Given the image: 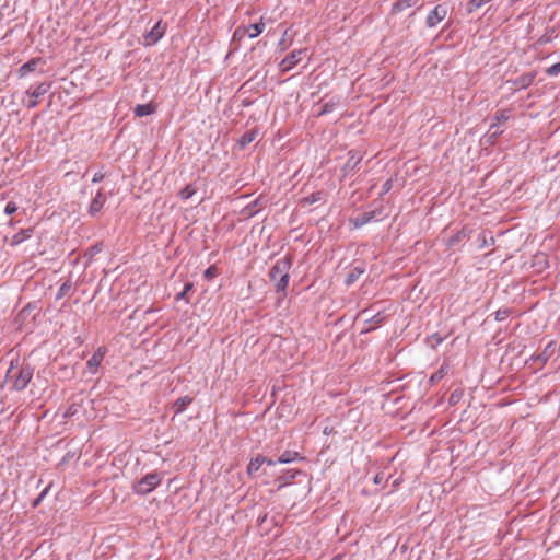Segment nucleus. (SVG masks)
<instances>
[{
  "instance_id": "nucleus-1",
  "label": "nucleus",
  "mask_w": 560,
  "mask_h": 560,
  "mask_svg": "<svg viewBox=\"0 0 560 560\" xmlns=\"http://www.w3.org/2000/svg\"><path fill=\"white\" fill-rule=\"evenodd\" d=\"M292 258L284 256L278 259L269 270V279L275 282L276 292L287 295V289L290 281V269L292 267Z\"/></svg>"
},
{
  "instance_id": "nucleus-2",
  "label": "nucleus",
  "mask_w": 560,
  "mask_h": 560,
  "mask_svg": "<svg viewBox=\"0 0 560 560\" xmlns=\"http://www.w3.org/2000/svg\"><path fill=\"white\" fill-rule=\"evenodd\" d=\"M14 369V362H11V365L7 372V377H10V373H12ZM34 369L30 364L22 365L14 374L11 375L12 378V389L15 392H21L27 387L33 378Z\"/></svg>"
},
{
  "instance_id": "nucleus-3",
  "label": "nucleus",
  "mask_w": 560,
  "mask_h": 560,
  "mask_svg": "<svg viewBox=\"0 0 560 560\" xmlns=\"http://www.w3.org/2000/svg\"><path fill=\"white\" fill-rule=\"evenodd\" d=\"M162 475L158 471L149 472L132 486L133 493L147 495L154 491L162 482Z\"/></svg>"
},
{
  "instance_id": "nucleus-4",
  "label": "nucleus",
  "mask_w": 560,
  "mask_h": 560,
  "mask_svg": "<svg viewBox=\"0 0 560 560\" xmlns=\"http://www.w3.org/2000/svg\"><path fill=\"white\" fill-rule=\"evenodd\" d=\"M511 118V109H500L494 113L492 116V122L489 127L490 139L498 138L503 133L502 130L499 129L502 122L508 121Z\"/></svg>"
},
{
  "instance_id": "nucleus-5",
  "label": "nucleus",
  "mask_w": 560,
  "mask_h": 560,
  "mask_svg": "<svg viewBox=\"0 0 560 560\" xmlns=\"http://www.w3.org/2000/svg\"><path fill=\"white\" fill-rule=\"evenodd\" d=\"M51 81H43L35 86L33 91L27 90L26 94L31 96V100L27 103V108H35L38 106V98L45 95L51 89Z\"/></svg>"
},
{
  "instance_id": "nucleus-6",
  "label": "nucleus",
  "mask_w": 560,
  "mask_h": 560,
  "mask_svg": "<svg viewBox=\"0 0 560 560\" xmlns=\"http://www.w3.org/2000/svg\"><path fill=\"white\" fill-rule=\"evenodd\" d=\"M447 7L445 4L435 5L428 14L425 20V25L429 28L435 27L440 22H442L447 15Z\"/></svg>"
},
{
  "instance_id": "nucleus-7",
  "label": "nucleus",
  "mask_w": 560,
  "mask_h": 560,
  "mask_svg": "<svg viewBox=\"0 0 560 560\" xmlns=\"http://www.w3.org/2000/svg\"><path fill=\"white\" fill-rule=\"evenodd\" d=\"M306 49H295L287 55L280 62L279 67L282 72L292 70L301 60V55L305 54Z\"/></svg>"
},
{
  "instance_id": "nucleus-8",
  "label": "nucleus",
  "mask_w": 560,
  "mask_h": 560,
  "mask_svg": "<svg viewBox=\"0 0 560 560\" xmlns=\"http://www.w3.org/2000/svg\"><path fill=\"white\" fill-rule=\"evenodd\" d=\"M165 28L162 27L161 21L156 22L154 26L144 33V46L155 45L164 35Z\"/></svg>"
},
{
  "instance_id": "nucleus-9",
  "label": "nucleus",
  "mask_w": 560,
  "mask_h": 560,
  "mask_svg": "<svg viewBox=\"0 0 560 560\" xmlns=\"http://www.w3.org/2000/svg\"><path fill=\"white\" fill-rule=\"evenodd\" d=\"M472 230L468 226H463L460 230H458L456 233L451 235L446 242L445 245L447 248H453L457 246L458 244L468 241L471 236Z\"/></svg>"
},
{
  "instance_id": "nucleus-10",
  "label": "nucleus",
  "mask_w": 560,
  "mask_h": 560,
  "mask_svg": "<svg viewBox=\"0 0 560 560\" xmlns=\"http://www.w3.org/2000/svg\"><path fill=\"white\" fill-rule=\"evenodd\" d=\"M363 156L362 154L357 150H350L348 152V159L342 166L341 171L345 175H348L349 173L353 172L358 165L361 163Z\"/></svg>"
},
{
  "instance_id": "nucleus-11",
  "label": "nucleus",
  "mask_w": 560,
  "mask_h": 560,
  "mask_svg": "<svg viewBox=\"0 0 560 560\" xmlns=\"http://www.w3.org/2000/svg\"><path fill=\"white\" fill-rule=\"evenodd\" d=\"M106 202V198L103 194V189H98L94 198L91 200L88 213L91 218H95L103 209Z\"/></svg>"
},
{
  "instance_id": "nucleus-12",
  "label": "nucleus",
  "mask_w": 560,
  "mask_h": 560,
  "mask_svg": "<svg viewBox=\"0 0 560 560\" xmlns=\"http://www.w3.org/2000/svg\"><path fill=\"white\" fill-rule=\"evenodd\" d=\"M45 65H46V61L42 57L32 58L19 68V70H18L19 77L24 78L27 74H30L31 72L36 71L38 66H45Z\"/></svg>"
},
{
  "instance_id": "nucleus-13",
  "label": "nucleus",
  "mask_w": 560,
  "mask_h": 560,
  "mask_svg": "<svg viewBox=\"0 0 560 560\" xmlns=\"http://www.w3.org/2000/svg\"><path fill=\"white\" fill-rule=\"evenodd\" d=\"M105 357V349L100 347L97 348L92 357L86 362L88 371L91 374H95L97 372L98 366L101 365L102 361Z\"/></svg>"
},
{
  "instance_id": "nucleus-14",
  "label": "nucleus",
  "mask_w": 560,
  "mask_h": 560,
  "mask_svg": "<svg viewBox=\"0 0 560 560\" xmlns=\"http://www.w3.org/2000/svg\"><path fill=\"white\" fill-rule=\"evenodd\" d=\"M536 78V72H527L524 73L513 80H510L509 82L516 89V90H523L528 88L533 84L534 80Z\"/></svg>"
},
{
  "instance_id": "nucleus-15",
  "label": "nucleus",
  "mask_w": 560,
  "mask_h": 560,
  "mask_svg": "<svg viewBox=\"0 0 560 560\" xmlns=\"http://www.w3.org/2000/svg\"><path fill=\"white\" fill-rule=\"evenodd\" d=\"M376 214H377L376 210H372V211H369V212L361 213V214H359V215H357L354 218H351L350 219V224L354 229H360L363 225H365V224L370 223L371 221H373L376 218Z\"/></svg>"
},
{
  "instance_id": "nucleus-16",
  "label": "nucleus",
  "mask_w": 560,
  "mask_h": 560,
  "mask_svg": "<svg viewBox=\"0 0 560 560\" xmlns=\"http://www.w3.org/2000/svg\"><path fill=\"white\" fill-rule=\"evenodd\" d=\"M386 318V314L384 312H377L374 315L365 318L364 323L369 325V327L362 329L361 334H368L378 327L384 319Z\"/></svg>"
},
{
  "instance_id": "nucleus-17",
  "label": "nucleus",
  "mask_w": 560,
  "mask_h": 560,
  "mask_svg": "<svg viewBox=\"0 0 560 560\" xmlns=\"http://www.w3.org/2000/svg\"><path fill=\"white\" fill-rule=\"evenodd\" d=\"M301 460H304V457L300 455L299 452L296 451H291V450H288V451H284L278 458H277V462L279 464H283V465H287V464H291V463H295V462H301Z\"/></svg>"
},
{
  "instance_id": "nucleus-18",
  "label": "nucleus",
  "mask_w": 560,
  "mask_h": 560,
  "mask_svg": "<svg viewBox=\"0 0 560 560\" xmlns=\"http://www.w3.org/2000/svg\"><path fill=\"white\" fill-rule=\"evenodd\" d=\"M555 346H556L555 342L550 341L540 353L533 354L530 357V360L538 361L541 364H546L548 362V360L550 359L552 352L555 351Z\"/></svg>"
},
{
  "instance_id": "nucleus-19",
  "label": "nucleus",
  "mask_w": 560,
  "mask_h": 560,
  "mask_svg": "<svg viewBox=\"0 0 560 560\" xmlns=\"http://www.w3.org/2000/svg\"><path fill=\"white\" fill-rule=\"evenodd\" d=\"M155 110L156 105L153 103L138 104L133 108V114L136 117H144L154 114Z\"/></svg>"
},
{
  "instance_id": "nucleus-20",
  "label": "nucleus",
  "mask_w": 560,
  "mask_h": 560,
  "mask_svg": "<svg viewBox=\"0 0 560 560\" xmlns=\"http://www.w3.org/2000/svg\"><path fill=\"white\" fill-rule=\"evenodd\" d=\"M192 402V397L186 395L177 398L173 404L174 415L178 416L185 411L188 405Z\"/></svg>"
},
{
  "instance_id": "nucleus-21",
  "label": "nucleus",
  "mask_w": 560,
  "mask_h": 560,
  "mask_svg": "<svg viewBox=\"0 0 560 560\" xmlns=\"http://www.w3.org/2000/svg\"><path fill=\"white\" fill-rule=\"evenodd\" d=\"M365 272L364 266H355L353 267L350 272L347 275L345 279V284L347 287H351L354 282L358 281V279Z\"/></svg>"
},
{
  "instance_id": "nucleus-22",
  "label": "nucleus",
  "mask_w": 560,
  "mask_h": 560,
  "mask_svg": "<svg viewBox=\"0 0 560 560\" xmlns=\"http://www.w3.org/2000/svg\"><path fill=\"white\" fill-rule=\"evenodd\" d=\"M477 243H478V248L483 249L486 247L493 245L495 243V240H494L493 235L491 234V232L482 231L477 236Z\"/></svg>"
},
{
  "instance_id": "nucleus-23",
  "label": "nucleus",
  "mask_w": 560,
  "mask_h": 560,
  "mask_svg": "<svg viewBox=\"0 0 560 560\" xmlns=\"http://www.w3.org/2000/svg\"><path fill=\"white\" fill-rule=\"evenodd\" d=\"M339 104H340V97H337V96L331 97L329 101L325 102L322 105L318 116H324V115L332 113Z\"/></svg>"
},
{
  "instance_id": "nucleus-24",
  "label": "nucleus",
  "mask_w": 560,
  "mask_h": 560,
  "mask_svg": "<svg viewBox=\"0 0 560 560\" xmlns=\"http://www.w3.org/2000/svg\"><path fill=\"white\" fill-rule=\"evenodd\" d=\"M32 235H33V229H31V228L20 230L18 233H15L12 236L11 244L13 246L20 245L24 241L28 240Z\"/></svg>"
},
{
  "instance_id": "nucleus-25",
  "label": "nucleus",
  "mask_w": 560,
  "mask_h": 560,
  "mask_svg": "<svg viewBox=\"0 0 560 560\" xmlns=\"http://www.w3.org/2000/svg\"><path fill=\"white\" fill-rule=\"evenodd\" d=\"M418 3V0H397L392 7V13L398 14Z\"/></svg>"
},
{
  "instance_id": "nucleus-26",
  "label": "nucleus",
  "mask_w": 560,
  "mask_h": 560,
  "mask_svg": "<svg viewBox=\"0 0 560 560\" xmlns=\"http://www.w3.org/2000/svg\"><path fill=\"white\" fill-rule=\"evenodd\" d=\"M265 464V456L264 455H257L256 457L252 458L250 462L247 465V474L253 475L256 471L260 469V467Z\"/></svg>"
},
{
  "instance_id": "nucleus-27",
  "label": "nucleus",
  "mask_w": 560,
  "mask_h": 560,
  "mask_svg": "<svg viewBox=\"0 0 560 560\" xmlns=\"http://www.w3.org/2000/svg\"><path fill=\"white\" fill-rule=\"evenodd\" d=\"M246 30H247V36L249 38H256L264 32L265 23L262 22V19H261L260 22H258V23L249 24Z\"/></svg>"
},
{
  "instance_id": "nucleus-28",
  "label": "nucleus",
  "mask_w": 560,
  "mask_h": 560,
  "mask_svg": "<svg viewBox=\"0 0 560 560\" xmlns=\"http://www.w3.org/2000/svg\"><path fill=\"white\" fill-rule=\"evenodd\" d=\"M490 1L491 0H469L466 3V11L468 14H471L475 11H477L479 8H481L482 5L489 3Z\"/></svg>"
},
{
  "instance_id": "nucleus-29",
  "label": "nucleus",
  "mask_w": 560,
  "mask_h": 560,
  "mask_svg": "<svg viewBox=\"0 0 560 560\" xmlns=\"http://www.w3.org/2000/svg\"><path fill=\"white\" fill-rule=\"evenodd\" d=\"M445 336H442L439 332H434L427 338V345L434 349L440 346L445 340Z\"/></svg>"
},
{
  "instance_id": "nucleus-30",
  "label": "nucleus",
  "mask_w": 560,
  "mask_h": 560,
  "mask_svg": "<svg viewBox=\"0 0 560 560\" xmlns=\"http://www.w3.org/2000/svg\"><path fill=\"white\" fill-rule=\"evenodd\" d=\"M71 289H72L71 280H66L65 282H62L56 292V300H61L63 296H66L69 293V291Z\"/></svg>"
},
{
  "instance_id": "nucleus-31",
  "label": "nucleus",
  "mask_w": 560,
  "mask_h": 560,
  "mask_svg": "<svg viewBox=\"0 0 560 560\" xmlns=\"http://www.w3.org/2000/svg\"><path fill=\"white\" fill-rule=\"evenodd\" d=\"M196 194V188L188 184L184 188H182L178 192V196L182 200H188Z\"/></svg>"
},
{
  "instance_id": "nucleus-32",
  "label": "nucleus",
  "mask_w": 560,
  "mask_h": 560,
  "mask_svg": "<svg viewBox=\"0 0 560 560\" xmlns=\"http://www.w3.org/2000/svg\"><path fill=\"white\" fill-rule=\"evenodd\" d=\"M320 199H322V192L320 191H315V192H312L311 195L304 197L301 200V203L303 206H311V205H314V203L318 202Z\"/></svg>"
},
{
  "instance_id": "nucleus-33",
  "label": "nucleus",
  "mask_w": 560,
  "mask_h": 560,
  "mask_svg": "<svg viewBox=\"0 0 560 560\" xmlns=\"http://www.w3.org/2000/svg\"><path fill=\"white\" fill-rule=\"evenodd\" d=\"M538 272H542L548 267V261L545 255H536L533 264Z\"/></svg>"
},
{
  "instance_id": "nucleus-34",
  "label": "nucleus",
  "mask_w": 560,
  "mask_h": 560,
  "mask_svg": "<svg viewBox=\"0 0 560 560\" xmlns=\"http://www.w3.org/2000/svg\"><path fill=\"white\" fill-rule=\"evenodd\" d=\"M256 138L255 131H247L245 132L238 140V144L241 148L247 147L249 143H252Z\"/></svg>"
},
{
  "instance_id": "nucleus-35",
  "label": "nucleus",
  "mask_w": 560,
  "mask_h": 560,
  "mask_svg": "<svg viewBox=\"0 0 560 560\" xmlns=\"http://www.w3.org/2000/svg\"><path fill=\"white\" fill-rule=\"evenodd\" d=\"M301 470L300 469H285L283 470V474L281 475L280 479L283 481V482H289L293 479L296 478V476L301 475Z\"/></svg>"
},
{
  "instance_id": "nucleus-36",
  "label": "nucleus",
  "mask_w": 560,
  "mask_h": 560,
  "mask_svg": "<svg viewBox=\"0 0 560 560\" xmlns=\"http://www.w3.org/2000/svg\"><path fill=\"white\" fill-rule=\"evenodd\" d=\"M445 374H446V368L442 365L438 371H435L430 376L429 381L431 384H436L445 376Z\"/></svg>"
},
{
  "instance_id": "nucleus-37",
  "label": "nucleus",
  "mask_w": 560,
  "mask_h": 560,
  "mask_svg": "<svg viewBox=\"0 0 560 560\" xmlns=\"http://www.w3.org/2000/svg\"><path fill=\"white\" fill-rule=\"evenodd\" d=\"M192 288H194V283L192 282H190V281L186 282L184 284L183 290L176 294L175 300L176 301L186 300V296H187L188 292H190L192 290Z\"/></svg>"
},
{
  "instance_id": "nucleus-38",
  "label": "nucleus",
  "mask_w": 560,
  "mask_h": 560,
  "mask_svg": "<svg viewBox=\"0 0 560 560\" xmlns=\"http://www.w3.org/2000/svg\"><path fill=\"white\" fill-rule=\"evenodd\" d=\"M260 201V198H257L255 199L253 202L248 203L245 209H244V212L248 215V217H254L255 214L258 213V210L256 209L258 203Z\"/></svg>"
},
{
  "instance_id": "nucleus-39",
  "label": "nucleus",
  "mask_w": 560,
  "mask_h": 560,
  "mask_svg": "<svg viewBox=\"0 0 560 560\" xmlns=\"http://www.w3.org/2000/svg\"><path fill=\"white\" fill-rule=\"evenodd\" d=\"M102 249H103L102 243H96V244H94L93 246H91L90 248L86 249L85 257L89 258V259H92L95 255L101 253Z\"/></svg>"
},
{
  "instance_id": "nucleus-40",
  "label": "nucleus",
  "mask_w": 560,
  "mask_h": 560,
  "mask_svg": "<svg viewBox=\"0 0 560 560\" xmlns=\"http://www.w3.org/2000/svg\"><path fill=\"white\" fill-rule=\"evenodd\" d=\"M511 315V308H500L495 312L494 318L497 322H503Z\"/></svg>"
},
{
  "instance_id": "nucleus-41",
  "label": "nucleus",
  "mask_w": 560,
  "mask_h": 560,
  "mask_svg": "<svg viewBox=\"0 0 560 560\" xmlns=\"http://www.w3.org/2000/svg\"><path fill=\"white\" fill-rule=\"evenodd\" d=\"M218 276V268L213 265L209 266L205 271H203V277L205 279L207 280H212L213 278H215Z\"/></svg>"
},
{
  "instance_id": "nucleus-42",
  "label": "nucleus",
  "mask_w": 560,
  "mask_h": 560,
  "mask_svg": "<svg viewBox=\"0 0 560 560\" xmlns=\"http://www.w3.org/2000/svg\"><path fill=\"white\" fill-rule=\"evenodd\" d=\"M545 72L548 77H557L560 73V61L548 67Z\"/></svg>"
},
{
  "instance_id": "nucleus-43",
  "label": "nucleus",
  "mask_w": 560,
  "mask_h": 560,
  "mask_svg": "<svg viewBox=\"0 0 560 560\" xmlns=\"http://www.w3.org/2000/svg\"><path fill=\"white\" fill-rule=\"evenodd\" d=\"M388 481V476H386L385 472L381 471V472H377L374 477H373V482L374 485H386V482Z\"/></svg>"
},
{
  "instance_id": "nucleus-44",
  "label": "nucleus",
  "mask_w": 560,
  "mask_h": 560,
  "mask_svg": "<svg viewBox=\"0 0 560 560\" xmlns=\"http://www.w3.org/2000/svg\"><path fill=\"white\" fill-rule=\"evenodd\" d=\"M247 34V30L245 26H238L235 28L232 40L241 39Z\"/></svg>"
},
{
  "instance_id": "nucleus-45",
  "label": "nucleus",
  "mask_w": 560,
  "mask_h": 560,
  "mask_svg": "<svg viewBox=\"0 0 560 560\" xmlns=\"http://www.w3.org/2000/svg\"><path fill=\"white\" fill-rule=\"evenodd\" d=\"M393 188V178L387 179L385 183H383L380 197L385 196L387 192H389Z\"/></svg>"
},
{
  "instance_id": "nucleus-46",
  "label": "nucleus",
  "mask_w": 560,
  "mask_h": 560,
  "mask_svg": "<svg viewBox=\"0 0 560 560\" xmlns=\"http://www.w3.org/2000/svg\"><path fill=\"white\" fill-rule=\"evenodd\" d=\"M18 211V205L14 201H9L4 207V213L7 215H12Z\"/></svg>"
},
{
  "instance_id": "nucleus-47",
  "label": "nucleus",
  "mask_w": 560,
  "mask_h": 560,
  "mask_svg": "<svg viewBox=\"0 0 560 560\" xmlns=\"http://www.w3.org/2000/svg\"><path fill=\"white\" fill-rule=\"evenodd\" d=\"M48 491H49V487H46V488H45V489H44V490L38 494V497L33 501L32 506H33V508H37V506L42 503V501L44 500V498L47 495Z\"/></svg>"
},
{
  "instance_id": "nucleus-48",
  "label": "nucleus",
  "mask_w": 560,
  "mask_h": 560,
  "mask_svg": "<svg viewBox=\"0 0 560 560\" xmlns=\"http://www.w3.org/2000/svg\"><path fill=\"white\" fill-rule=\"evenodd\" d=\"M462 392H458V390H454L451 395H450V398H448V402L450 405L454 406L456 404L459 402L460 398H462Z\"/></svg>"
},
{
  "instance_id": "nucleus-49",
  "label": "nucleus",
  "mask_w": 560,
  "mask_h": 560,
  "mask_svg": "<svg viewBox=\"0 0 560 560\" xmlns=\"http://www.w3.org/2000/svg\"><path fill=\"white\" fill-rule=\"evenodd\" d=\"M105 175L102 172H96L92 178V183H100L104 179Z\"/></svg>"
},
{
  "instance_id": "nucleus-50",
  "label": "nucleus",
  "mask_w": 560,
  "mask_h": 560,
  "mask_svg": "<svg viewBox=\"0 0 560 560\" xmlns=\"http://www.w3.org/2000/svg\"><path fill=\"white\" fill-rule=\"evenodd\" d=\"M265 464L268 466H275L276 464H279V463L277 462V459H272V458L265 456Z\"/></svg>"
},
{
  "instance_id": "nucleus-51",
  "label": "nucleus",
  "mask_w": 560,
  "mask_h": 560,
  "mask_svg": "<svg viewBox=\"0 0 560 560\" xmlns=\"http://www.w3.org/2000/svg\"><path fill=\"white\" fill-rule=\"evenodd\" d=\"M74 412H75V408H74V406H70V407L68 408V410L66 411L65 416H66V417H69V416L74 415Z\"/></svg>"
},
{
  "instance_id": "nucleus-52",
  "label": "nucleus",
  "mask_w": 560,
  "mask_h": 560,
  "mask_svg": "<svg viewBox=\"0 0 560 560\" xmlns=\"http://www.w3.org/2000/svg\"><path fill=\"white\" fill-rule=\"evenodd\" d=\"M330 560H341V556L337 555V556L332 557Z\"/></svg>"
},
{
  "instance_id": "nucleus-53",
  "label": "nucleus",
  "mask_w": 560,
  "mask_h": 560,
  "mask_svg": "<svg viewBox=\"0 0 560 560\" xmlns=\"http://www.w3.org/2000/svg\"><path fill=\"white\" fill-rule=\"evenodd\" d=\"M368 313H369V310H368V308H364V310H362V311H361V314H362V315H365V314H368Z\"/></svg>"
}]
</instances>
